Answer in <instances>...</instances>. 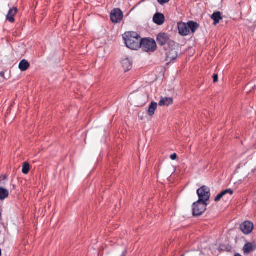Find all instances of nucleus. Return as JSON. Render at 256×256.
Masks as SVG:
<instances>
[{"instance_id": "nucleus-18", "label": "nucleus", "mask_w": 256, "mask_h": 256, "mask_svg": "<svg viewBox=\"0 0 256 256\" xmlns=\"http://www.w3.org/2000/svg\"><path fill=\"white\" fill-rule=\"evenodd\" d=\"M30 67V64L28 62L24 59L19 64V68L21 71H25Z\"/></svg>"}, {"instance_id": "nucleus-13", "label": "nucleus", "mask_w": 256, "mask_h": 256, "mask_svg": "<svg viewBox=\"0 0 256 256\" xmlns=\"http://www.w3.org/2000/svg\"><path fill=\"white\" fill-rule=\"evenodd\" d=\"M121 63L125 72L130 70L132 68V60L129 58L123 59Z\"/></svg>"}, {"instance_id": "nucleus-7", "label": "nucleus", "mask_w": 256, "mask_h": 256, "mask_svg": "<svg viewBox=\"0 0 256 256\" xmlns=\"http://www.w3.org/2000/svg\"><path fill=\"white\" fill-rule=\"evenodd\" d=\"M124 17L122 12L120 8H114L112 10L110 18L113 23L118 24L121 22Z\"/></svg>"}, {"instance_id": "nucleus-16", "label": "nucleus", "mask_w": 256, "mask_h": 256, "mask_svg": "<svg viewBox=\"0 0 256 256\" xmlns=\"http://www.w3.org/2000/svg\"><path fill=\"white\" fill-rule=\"evenodd\" d=\"M158 107V104L156 102H152L148 106V116H152L154 114L156 110Z\"/></svg>"}, {"instance_id": "nucleus-26", "label": "nucleus", "mask_w": 256, "mask_h": 256, "mask_svg": "<svg viewBox=\"0 0 256 256\" xmlns=\"http://www.w3.org/2000/svg\"><path fill=\"white\" fill-rule=\"evenodd\" d=\"M1 220H2V214L0 212V221Z\"/></svg>"}, {"instance_id": "nucleus-27", "label": "nucleus", "mask_w": 256, "mask_h": 256, "mask_svg": "<svg viewBox=\"0 0 256 256\" xmlns=\"http://www.w3.org/2000/svg\"><path fill=\"white\" fill-rule=\"evenodd\" d=\"M2 256V250L0 248V256Z\"/></svg>"}, {"instance_id": "nucleus-4", "label": "nucleus", "mask_w": 256, "mask_h": 256, "mask_svg": "<svg viewBox=\"0 0 256 256\" xmlns=\"http://www.w3.org/2000/svg\"><path fill=\"white\" fill-rule=\"evenodd\" d=\"M207 204L206 202L198 200L192 204L193 215L196 216H201L206 210Z\"/></svg>"}, {"instance_id": "nucleus-14", "label": "nucleus", "mask_w": 256, "mask_h": 256, "mask_svg": "<svg viewBox=\"0 0 256 256\" xmlns=\"http://www.w3.org/2000/svg\"><path fill=\"white\" fill-rule=\"evenodd\" d=\"M227 194H229L230 196H232L233 194V191L230 188L222 191L220 194H218L214 198V201H220V199Z\"/></svg>"}, {"instance_id": "nucleus-17", "label": "nucleus", "mask_w": 256, "mask_h": 256, "mask_svg": "<svg viewBox=\"0 0 256 256\" xmlns=\"http://www.w3.org/2000/svg\"><path fill=\"white\" fill-rule=\"evenodd\" d=\"M212 20H214V24H217L222 19V14L220 12H214L211 16Z\"/></svg>"}, {"instance_id": "nucleus-10", "label": "nucleus", "mask_w": 256, "mask_h": 256, "mask_svg": "<svg viewBox=\"0 0 256 256\" xmlns=\"http://www.w3.org/2000/svg\"><path fill=\"white\" fill-rule=\"evenodd\" d=\"M165 21V17L164 15L160 12H156L153 17V22L154 24L161 26L163 24Z\"/></svg>"}, {"instance_id": "nucleus-3", "label": "nucleus", "mask_w": 256, "mask_h": 256, "mask_svg": "<svg viewBox=\"0 0 256 256\" xmlns=\"http://www.w3.org/2000/svg\"><path fill=\"white\" fill-rule=\"evenodd\" d=\"M156 44L152 38H144L141 40L140 47L146 52H154L156 49Z\"/></svg>"}, {"instance_id": "nucleus-19", "label": "nucleus", "mask_w": 256, "mask_h": 256, "mask_svg": "<svg viewBox=\"0 0 256 256\" xmlns=\"http://www.w3.org/2000/svg\"><path fill=\"white\" fill-rule=\"evenodd\" d=\"M9 194L8 191L4 188L0 187V200H3L6 198Z\"/></svg>"}, {"instance_id": "nucleus-2", "label": "nucleus", "mask_w": 256, "mask_h": 256, "mask_svg": "<svg viewBox=\"0 0 256 256\" xmlns=\"http://www.w3.org/2000/svg\"><path fill=\"white\" fill-rule=\"evenodd\" d=\"M178 33L180 36H186L190 34H194L199 27L198 23L189 21L187 23L178 22L177 24Z\"/></svg>"}, {"instance_id": "nucleus-1", "label": "nucleus", "mask_w": 256, "mask_h": 256, "mask_svg": "<svg viewBox=\"0 0 256 256\" xmlns=\"http://www.w3.org/2000/svg\"><path fill=\"white\" fill-rule=\"evenodd\" d=\"M123 39L126 46L130 49L138 50L140 47L141 38L134 32H126L122 35Z\"/></svg>"}, {"instance_id": "nucleus-20", "label": "nucleus", "mask_w": 256, "mask_h": 256, "mask_svg": "<svg viewBox=\"0 0 256 256\" xmlns=\"http://www.w3.org/2000/svg\"><path fill=\"white\" fill-rule=\"evenodd\" d=\"M30 170V164L25 162L24 163L22 168V172L24 174H27Z\"/></svg>"}, {"instance_id": "nucleus-24", "label": "nucleus", "mask_w": 256, "mask_h": 256, "mask_svg": "<svg viewBox=\"0 0 256 256\" xmlns=\"http://www.w3.org/2000/svg\"><path fill=\"white\" fill-rule=\"evenodd\" d=\"M234 256H242V255H240V254H234Z\"/></svg>"}, {"instance_id": "nucleus-6", "label": "nucleus", "mask_w": 256, "mask_h": 256, "mask_svg": "<svg viewBox=\"0 0 256 256\" xmlns=\"http://www.w3.org/2000/svg\"><path fill=\"white\" fill-rule=\"evenodd\" d=\"M197 194L199 198L198 200L206 203L210 197V190L204 186L198 190Z\"/></svg>"}, {"instance_id": "nucleus-23", "label": "nucleus", "mask_w": 256, "mask_h": 256, "mask_svg": "<svg viewBox=\"0 0 256 256\" xmlns=\"http://www.w3.org/2000/svg\"><path fill=\"white\" fill-rule=\"evenodd\" d=\"M170 158L172 160H175L177 158V155L175 153L173 154L170 155Z\"/></svg>"}, {"instance_id": "nucleus-21", "label": "nucleus", "mask_w": 256, "mask_h": 256, "mask_svg": "<svg viewBox=\"0 0 256 256\" xmlns=\"http://www.w3.org/2000/svg\"><path fill=\"white\" fill-rule=\"evenodd\" d=\"M214 82L215 83L218 81V74H214L212 76Z\"/></svg>"}, {"instance_id": "nucleus-12", "label": "nucleus", "mask_w": 256, "mask_h": 256, "mask_svg": "<svg viewBox=\"0 0 256 256\" xmlns=\"http://www.w3.org/2000/svg\"><path fill=\"white\" fill-rule=\"evenodd\" d=\"M166 60L167 62H171L175 60L178 56V53L176 49L172 48L170 51L168 52L166 54Z\"/></svg>"}, {"instance_id": "nucleus-8", "label": "nucleus", "mask_w": 256, "mask_h": 256, "mask_svg": "<svg viewBox=\"0 0 256 256\" xmlns=\"http://www.w3.org/2000/svg\"><path fill=\"white\" fill-rule=\"evenodd\" d=\"M240 228L244 234H248L252 231L254 224L250 221H245L240 225Z\"/></svg>"}, {"instance_id": "nucleus-5", "label": "nucleus", "mask_w": 256, "mask_h": 256, "mask_svg": "<svg viewBox=\"0 0 256 256\" xmlns=\"http://www.w3.org/2000/svg\"><path fill=\"white\" fill-rule=\"evenodd\" d=\"M170 36L168 33L161 32L158 34L156 40L160 46H163L166 44L172 45L174 42L170 40Z\"/></svg>"}, {"instance_id": "nucleus-11", "label": "nucleus", "mask_w": 256, "mask_h": 256, "mask_svg": "<svg viewBox=\"0 0 256 256\" xmlns=\"http://www.w3.org/2000/svg\"><path fill=\"white\" fill-rule=\"evenodd\" d=\"M18 12V8L16 7H13L10 8L6 15V20L11 23H14L15 21L14 16Z\"/></svg>"}, {"instance_id": "nucleus-28", "label": "nucleus", "mask_w": 256, "mask_h": 256, "mask_svg": "<svg viewBox=\"0 0 256 256\" xmlns=\"http://www.w3.org/2000/svg\"><path fill=\"white\" fill-rule=\"evenodd\" d=\"M0 75H1V76H3V75H4V72H2V73H0Z\"/></svg>"}, {"instance_id": "nucleus-25", "label": "nucleus", "mask_w": 256, "mask_h": 256, "mask_svg": "<svg viewBox=\"0 0 256 256\" xmlns=\"http://www.w3.org/2000/svg\"><path fill=\"white\" fill-rule=\"evenodd\" d=\"M122 256H126V254L124 252L122 255Z\"/></svg>"}, {"instance_id": "nucleus-9", "label": "nucleus", "mask_w": 256, "mask_h": 256, "mask_svg": "<svg viewBox=\"0 0 256 256\" xmlns=\"http://www.w3.org/2000/svg\"><path fill=\"white\" fill-rule=\"evenodd\" d=\"M256 250V243L253 242H247L243 247L244 254L245 255H248L250 252L254 251Z\"/></svg>"}, {"instance_id": "nucleus-22", "label": "nucleus", "mask_w": 256, "mask_h": 256, "mask_svg": "<svg viewBox=\"0 0 256 256\" xmlns=\"http://www.w3.org/2000/svg\"><path fill=\"white\" fill-rule=\"evenodd\" d=\"M169 0H158V2L161 4L168 2Z\"/></svg>"}, {"instance_id": "nucleus-15", "label": "nucleus", "mask_w": 256, "mask_h": 256, "mask_svg": "<svg viewBox=\"0 0 256 256\" xmlns=\"http://www.w3.org/2000/svg\"><path fill=\"white\" fill-rule=\"evenodd\" d=\"M173 103V100L171 98H162L159 102L160 106H168Z\"/></svg>"}]
</instances>
